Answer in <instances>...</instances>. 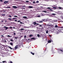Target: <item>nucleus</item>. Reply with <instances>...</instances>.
<instances>
[{"instance_id": "obj_27", "label": "nucleus", "mask_w": 63, "mask_h": 63, "mask_svg": "<svg viewBox=\"0 0 63 63\" xmlns=\"http://www.w3.org/2000/svg\"><path fill=\"white\" fill-rule=\"evenodd\" d=\"M39 3V2L38 1H36V3Z\"/></svg>"}, {"instance_id": "obj_1", "label": "nucleus", "mask_w": 63, "mask_h": 63, "mask_svg": "<svg viewBox=\"0 0 63 63\" xmlns=\"http://www.w3.org/2000/svg\"><path fill=\"white\" fill-rule=\"evenodd\" d=\"M18 48V47L15 46L14 48H13V49L14 50H16Z\"/></svg>"}, {"instance_id": "obj_51", "label": "nucleus", "mask_w": 63, "mask_h": 63, "mask_svg": "<svg viewBox=\"0 0 63 63\" xmlns=\"http://www.w3.org/2000/svg\"><path fill=\"white\" fill-rule=\"evenodd\" d=\"M20 24H22V22H20Z\"/></svg>"}, {"instance_id": "obj_53", "label": "nucleus", "mask_w": 63, "mask_h": 63, "mask_svg": "<svg viewBox=\"0 0 63 63\" xmlns=\"http://www.w3.org/2000/svg\"><path fill=\"white\" fill-rule=\"evenodd\" d=\"M36 24H37V25H40V24H39L38 23H36Z\"/></svg>"}, {"instance_id": "obj_41", "label": "nucleus", "mask_w": 63, "mask_h": 63, "mask_svg": "<svg viewBox=\"0 0 63 63\" xmlns=\"http://www.w3.org/2000/svg\"><path fill=\"white\" fill-rule=\"evenodd\" d=\"M10 29H12V28H13L12 27H10Z\"/></svg>"}, {"instance_id": "obj_32", "label": "nucleus", "mask_w": 63, "mask_h": 63, "mask_svg": "<svg viewBox=\"0 0 63 63\" xmlns=\"http://www.w3.org/2000/svg\"><path fill=\"white\" fill-rule=\"evenodd\" d=\"M6 62V61H3L2 62V63H5Z\"/></svg>"}, {"instance_id": "obj_46", "label": "nucleus", "mask_w": 63, "mask_h": 63, "mask_svg": "<svg viewBox=\"0 0 63 63\" xmlns=\"http://www.w3.org/2000/svg\"><path fill=\"white\" fill-rule=\"evenodd\" d=\"M10 63H13V62L12 61H10Z\"/></svg>"}, {"instance_id": "obj_15", "label": "nucleus", "mask_w": 63, "mask_h": 63, "mask_svg": "<svg viewBox=\"0 0 63 63\" xmlns=\"http://www.w3.org/2000/svg\"><path fill=\"white\" fill-rule=\"evenodd\" d=\"M50 11H51V12H53V10L51 9H49Z\"/></svg>"}, {"instance_id": "obj_45", "label": "nucleus", "mask_w": 63, "mask_h": 63, "mask_svg": "<svg viewBox=\"0 0 63 63\" xmlns=\"http://www.w3.org/2000/svg\"><path fill=\"white\" fill-rule=\"evenodd\" d=\"M26 2H27V3H28L29 2V1H26Z\"/></svg>"}, {"instance_id": "obj_14", "label": "nucleus", "mask_w": 63, "mask_h": 63, "mask_svg": "<svg viewBox=\"0 0 63 63\" xmlns=\"http://www.w3.org/2000/svg\"><path fill=\"white\" fill-rule=\"evenodd\" d=\"M31 54H32L33 55H34V53H33V52H31Z\"/></svg>"}, {"instance_id": "obj_7", "label": "nucleus", "mask_w": 63, "mask_h": 63, "mask_svg": "<svg viewBox=\"0 0 63 63\" xmlns=\"http://www.w3.org/2000/svg\"><path fill=\"white\" fill-rule=\"evenodd\" d=\"M24 7H25V6H22V9L23 10V9H25V8H24Z\"/></svg>"}, {"instance_id": "obj_64", "label": "nucleus", "mask_w": 63, "mask_h": 63, "mask_svg": "<svg viewBox=\"0 0 63 63\" xmlns=\"http://www.w3.org/2000/svg\"><path fill=\"white\" fill-rule=\"evenodd\" d=\"M62 22H63V21Z\"/></svg>"}, {"instance_id": "obj_16", "label": "nucleus", "mask_w": 63, "mask_h": 63, "mask_svg": "<svg viewBox=\"0 0 63 63\" xmlns=\"http://www.w3.org/2000/svg\"><path fill=\"white\" fill-rule=\"evenodd\" d=\"M59 51H60L61 52H63V50L60 49L59 50Z\"/></svg>"}, {"instance_id": "obj_50", "label": "nucleus", "mask_w": 63, "mask_h": 63, "mask_svg": "<svg viewBox=\"0 0 63 63\" xmlns=\"http://www.w3.org/2000/svg\"><path fill=\"white\" fill-rule=\"evenodd\" d=\"M61 28H63V27H60Z\"/></svg>"}, {"instance_id": "obj_33", "label": "nucleus", "mask_w": 63, "mask_h": 63, "mask_svg": "<svg viewBox=\"0 0 63 63\" xmlns=\"http://www.w3.org/2000/svg\"><path fill=\"white\" fill-rule=\"evenodd\" d=\"M53 9H56V7H53Z\"/></svg>"}, {"instance_id": "obj_11", "label": "nucleus", "mask_w": 63, "mask_h": 63, "mask_svg": "<svg viewBox=\"0 0 63 63\" xmlns=\"http://www.w3.org/2000/svg\"><path fill=\"white\" fill-rule=\"evenodd\" d=\"M51 41L50 40H49L48 41V43H51Z\"/></svg>"}, {"instance_id": "obj_18", "label": "nucleus", "mask_w": 63, "mask_h": 63, "mask_svg": "<svg viewBox=\"0 0 63 63\" xmlns=\"http://www.w3.org/2000/svg\"><path fill=\"white\" fill-rule=\"evenodd\" d=\"M23 18H27V17L25 16H24L23 17Z\"/></svg>"}, {"instance_id": "obj_13", "label": "nucleus", "mask_w": 63, "mask_h": 63, "mask_svg": "<svg viewBox=\"0 0 63 63\" xmlns=\"http://www.w3.org/2000/svg\"><path fill=\"white\" fill-rule=\"evenodd\" d=\"M47 26H51V25H49V24H47Z\"/></svg>"}, {"instance_id": "obj_6", "label": "nucleus", "mask_w": 63, "mask_h": 63, "mask_svg": "<svg viewBox=\"0 0 63 63\" xmlns=\"http://www.w3.org/2000/svg\"><path fill=\"white\" fill-rule=\"evenodd\" d=\"M13 8H15V9H16L17 8V7L15 6H13Z\"/></svg>"}, {"instance_id": "obj_2", "label": "nucleus", "mask_w": 63, "mask_h": 63, "mask_svg": "<svg viewBox=\"0 0 63 63\" xmlns=\"http://www.w3.org/2000/svg\"><path fill=\"white\" fill-rule=\"evenodd\" d=\"M3 28H4V29H5V30H7V29H8V27H6V26H4L3 27Z\"/></svg>"}, {"instance_id": "obj_47", "label": "nucleus", "mask_w": 63, "mask_h": 63, "mask_svg": "<svg viewBox=\"0 0 63 63\" xmlns=\"http://www.w3.org/2000/svg\"><path fill=\"white\" fill-rule=\"evenodd\" d=\"M47 9H50V7H48L47 8Z\"/></svg>"}, {"instance_id": "obj_48", "label": "nucleus", "mask_w": 63, "mask_h": 63, "mask_svg": "<svg viewBox=\"0 0 63 63\" xmlns=\"http://www.w3.org/2000/svg\"><path fill=\"white\" fill-rule=\"evenodd\" d=\"M33 3H35V1H33Z\"/></svg>"}, {"instance_id": "obj_21", "label": "nucleus", "mask_w": 63, "mask_h": 63, "mask_svg": "<svg viewBox=\"0 0 63 63\" xmlns=\"http://www.w3.org/2000/svg\"><path fill=\"white\" fill-rule=\"evenodd\" d=\"M41 16H45V15H44L43 14H41Z\"/></svg>"}, {"instance_id": "obj_10", "label": "nucleus", "mask_w": 63, "mask_h": 63, "mask_svg": "<svg viewBox=\"0 0 63 63\" xmlns=\"http://www.w3.org/2000/svg\"><path fill=\"white\" fill-rule=\"evenodd\" d=\"M29 8H30V9H31V8H33V6H29Z\"/></svg>"}, {"instance_id": "obj_5", "label": "nucleus", "mask_w": 63, "mask_h": 63, "mask_svg": "<svg viewBox=\"0 0 63 63\" xmlns=\"http://www.w3.org/2000/svg\"><path fill=\"white\" fill-rule=\"evenodd\" d=\"M33 24L34 25H36L37 24V23H36V22H34L33 23Z\"/></svg>"}, {"instance_id": "obj_58", "label": "nucleus", "mask_w": 63, "mask_h": 63, "mask_svg": "<svg viewBox=\"0 0 63 63\" xmlns=\"http://www.w3.org/2000/svg\"><path fill=\"white\" fill-rule=\"evenodd\" d=\"M5 42H6V40H5Z\"/></svg>"}, {"instance_id": "obj_4", "label": "nucleus", "mask_w": 63, "mask_h": 63, "mask_svg": "<svg viewBox=\"0 0 63 63\" xmlns=\"http://www.w3.org/2000/svg\"><path fill=\"white\" fill-rule=\"evenodd\" d=\"M14 21H16V22H20L21 21L20 20H18V21H17V20H15Z\"/></svg>"}, {"instance_id": "obj_34", "label": "nucleus", "mask_w": 63, "mask_h": 63, "mask_svg": "<svg viewBox=\"0 0 63 63\" xmlns=\"http://www.w3.org/2000/svg\"><path fill=\"white\" fill-rule=\"evenodd\" d=\"M9 17H12V16H11V15H9Z\"/></svg>"}, {"instance_id": "obj_44", "label": "nucleus", "mask_w": 63, "mask_h": 63, "mask_svg": "<svg viewBox=\"0 0 63 63\" xmlns=\"http://www.w3.org/2000/svg\"><path fill=\"white\" fill-rule=\"evenodd\" d=\"M0 1L2 2H3V0H0Z\"/></svg>"}, {"instance_id": "obj_24", "label": "nucleus", "mask_w": 63, "mask_h": 63, "mask_svg": "<svg viewBox=\"0 0 63 63\" xmlns=\"http://www.w3.org/2000/svg\"><path fill=\"white\" fill-rule=\"evenodd\" d=\"M9 47V48H10V49H13V48H12L11 47Z\"/></svg>"}, {"instance_id": "obj_40", "label": "nucleus", "mask_w": 63, "mask_h": 63, "mask_svg": "<svg viewBox=\"0 0 63 63\" xmlns=\"http://www.w3.org/2000/svg\"><path fill=\"white\" fill-rule=\"evenodd\" d=\"M37 17H40L41 16H37Z\"/></svg>"}, {"instance_id": "obj_30", "label": "nucleus", "mask_w": 63, "mask_h": 63, "mask_svg": "<svg viewBox=\"0 0 63 63\" xmlns=\"http://www.w3.org/2000/svg\"><path fill=\"white\" fill-rule=\"evenodd\" d=\"M13 19H16V18H13Z\"/></svg>"}, {"instance_id": "obj_49", "label": "nucleus", "mask_w": 63, "mask_h": 63, "mask_svg": "<svg viewBox=\"0 0 63 63\" xmlns=\"http://www.w3.org/2000/svg\"><path fill=\"white\" fill-rule=\"evenodd\" d=\"M26 35H25V36H24V38H26Z\"/></svg>"}, {"instance_id": "obj_54", "label": "nucleus", "mask_w": 63, "mask_h": 63, "mask_svg": "<svg viewBox=\"0 0 63 63\" xmlns=\"http://www.w3.org/2000/svg\"><path fill=\"white\" fill-rule=\"evenodd\" d=\"M42 29H44V27H42Z\"/></svg>"}, {"instance_id": "obj_37", "label": "nucleus", "mask_w": 63, "mask_h": 63, "mask_svg": "<svg viewBox=\"0 0 63 63\" xmlns=\"http://www.w3.org/2000/svg\"><path fill=\"white\" fill-rule=\"evenodd\" d=\"M43 12H44V13H47V12L46 11H43Z\"/></svg>"}, {"instance_id": "obj_43", "label": "nucleus", "mask_w": 63, "mask_h": 63, "mask_svg": "<svg viewBox=\"0 0 63 63\" xmlns=\"http://www.w3.org/2000/svg\"><path fill=\"white\" fill-rule=\"evenodd\" d=\"M15 39H17V37H14Z\"/></svg>"}, {"instance_id": "obj_59", "label": "nucleus", "mask_w": 63, "mask_h": 63, "mask_svg": "<svg viewBox=\"0 0 63 63\" xmlns=\"http://www.w3.org/2000/svg\"><path fill=\"white\" fill-rule=\"evenodd\" d=\"M5 22H7V21H5Z\"/></svg>"}, {"instance_id": "obj_63", "label": "nucleus", "mask_w": 63, "mask_h": 63, "mask_svg": "<svg viewBox=\"0 0 63 63\" xmlns=\"http://www.w3.org/2000/svg\"><path fill=\"white\" fill-rule=\"evenodd\" d=\"M0 63H1V62H0Z\"/></svg>"}, {"instance_id": "obj_22", "label": "nucleus", "mask_w": 63, "mask_h": 63, "mask_svg": "<svg viewBox=\"0 0 63 63\" xmlns=\"http://www.w3.org/2000/svg\"><path fill=\"white\" fill-rule=\"evenodd\" d=\"M10 41H11L12 42H13V41H14V40H13L12 39H11L10 40Z\"/></svg>"}, {"instance_id": "obj_9", "label": "nucleus", "mask_w": 63, "mask_h": 63, "mask_svg": "<svg viewBox=\"0 0 63 63\" xmlns=\"http://www.w3.org/2000/svg\"><path fill=\"white\" fill-rule=\"evenodd\" d=\"M58 8H59V9H58L59 10H62V8L60 7H58Z\"/></svg>"}, {"instance_id": "obj_19", "label": "nucleus", "mask_w": 63, "mask_h": 63, "mask_svg": "<svg viewBox=\"0 0 63 63\" xmlns=\"http://www.w3.org/2000/svg\"><path fill=\"white\" fill-rule=\"evenodd\" d=\"M39 23H42V22H43V21H40L39 22Z\"/></svg>"}, {"instance_id": "obj_61", "label": "nucleus", "mask_w": 63, "mask_h": 63, "mask_svg": "<svg viewBox=\"0 0 63 63\" xmlns=\"http://www.w3.org/2000/svg\"><path fill=\"white\" fill-rule=\"evenodd\" d=\"M3 12H5V11H3Z\"/></svg>"}, {"instance_id": "obj_36", "label": "nucleus", "mask_w": 63, "mask_h": 63, "mask_svg": "<svg viewBox=\"0 0 63 63\" xmlns=\"http://www.w3.org/2000/svg\"><path fill=\"white\" fill-rule=\"evenodd\" d=\"M31 39H32V40H34V39H35L34 38H31Z\"/></svg>"}, {"instance_id": "obj_62", "label": "nucleus", "mask_w": 63, "mask_h": 63, "mask_svg": "<svg viewBox=\"0 0 63 63\" xmlns=\"http://www.w3.org/2000/svg\"><path fill=\"white\" fill-rule=\"evenodd\" d=\"M17 46H18V45H17Z\"/></svg>"}, {"instance_id": "obj_55", "label": "nucleus", "mask_w": 63, "mask_h": 63, "mask_svg": "<svg viewBox=\"0 0 63 63\" xmlns=\"http://www.w3.org/2000/svg\"><path fill=\"white\" fill-rule=\"evenodd\" d=\"M54 22H57V21H54Z\"/></svg>"}, {"instance_id": "obj_23", "label": "nucleus", "mask_w": 63, "mask_h": 63, "mask_svg": "<svg viewBox=\"0 0 63 63\" xmlns=\"http://www.w3.org/2000/svg\"><path fill=\"white\" fill-rule=\"evenodd\" d=\"M7 37H10L11 36L9 35H8L7 36Z\"/></svg>"}, {"instance_id": "obj_38", "label": "nucleus", "mask_w": 63, "mask_h": 63, "mask_svg": "<svg viewBox=\"0 0 63 63\" xmlns=\"http://www.w3.org/2000/svg\"><path fill=\"white\" fill-rule=\"evenodd\" d=\"M8 19H9V20H12V19L11 18H8Z\"/></svg>"}, {"instance_id": "obj_17", "label": "nucleus", "mask_w": 63, "mask_h": 63, "mask_svg": "<svg viewBox=\"0 0 63 63\" xmlns=\"http://www.w3.org/2000/svg\"><path fill=\"white\" fill-rule=\"evenodd\" d=\"M30 37H33V35L32 34H30Z\"/></svg>"}, {"instance_id": "obj_3", "label": "nucleus", "mask_w": 63, "mask_h": 63, "mask_svg": "<svg viewBox=\"0 0 63 63\" xmlns=\"http://www.w3.org/2000/svg\"><path fill=\"white\" fill-rule=\"evenodd\" d=\"M9 3V1H5L4 2V4H7V3Z\"/></svg>"}, {"instance_id": "obj_56", "label": "nucleus", "mask_w": 63, "mask_h": 63, "mask_svg": "<svg viewBox=\"0 0 63 63\" xmlns=\"http://www.w3.org/2000/svg\"><path fill=\"white\" fill-rule=\"evenodd\" d=\"M13 29H15V27H13Z\"/></svg>"}, {"instance_id": "obj_60", "label": "nucleus", "mask_w": 63, "mask_h": 63, "mask_svg": "<svg viewBox=\"0 0 63 63\" xmlns=\"http://www.w3.org/2000/svg\"><path fill=\"white\" fill-rule=\"evenodd\" d=\"M51 42H53V41L51 40Z\"/></svg>"}, {"instance_id": "obj_52", "label": "nucleus", "mask_w": 63, "mask_h": 63, "mask_svg": "<svg viewBox=\"0 0 63 63\" xmlns=\"http://www.w3.org/2000/svg\"><path fill=\"white\" fill-rule=\"evenodd\" d=\"M1 36V37H4V36L3 35H2Z\"/></svg>"}, {"instance_id": "obj_12", "label": "nucleus", "mask_w": 63, "mask_h": 63, "mask_svg": "<svg viewBox=\"0 0 63 63\" xmlns=\"http://www.w3.org/2000/svg\"><path fill=\"white\" fill-rule=\"evenodd\" d=\"M55 28H58V26L56 24L55 26Z\"/></svg>"}, {"instance_id": "obj_42", "label": "nucleus", "mask_w": 63, "mask_h": 63, "mask_svg": "<svg viewBox=\"0 0 63 63\" xmlns=\"http://www.w3.org/2000/svg\"><path fill=\"white\" fill-rule=\"evenodd\" d=\"M14 34L15 35H16V33H14Z\"/></svg>"}, {"instance_id": "obj_31", "label": "nucleus", "mask_w": 63, "mask_h": 63, "mask_svg": "<svg viewBox=\"0 0 63 63\" xmlns=\"http://www.w3.org/2000/svg\"><path fill=\"white\" fill-rule=\"evenodd\" d=\"M37 36L38 37H40V35H39V34H38L37 35Z\"/></svg>"}, {"instance_id": "obj_39", "label": "nucleus", "mask_w": 63, "mask_h": 63, "mask_svg": "<svg viewBox=\"0 0 63 63\" xmlns=\"http://www.w3.org/2000/svg\"><path fill=\"white\" fill-rule=\"evenodd\" d=\"M14 17H17V16H14Z\"/></svg>"}, {"instance_id": "obj_26", "label": "nucleus", "mask_w": 63, "mask_h": 63, "mask_svg": "<svg viewBox=\"0 0 63 63\" xmlns=\"http://www.w3.org/2000/svg\"><path fill=\"white\" fill-rule=\"evenodd\" d=\"M24 30V29H20V30Z\"/></svg>"}, {"instance_id": "obj_29", "label": "nucleus", "mask_w": 63, "mask_h": 63, "mask_svg": "<svg viewBox=\"0 0 63 63\" xmlns=\"http://www.w3.org/2000/svg\"><path fill=\"white\" fill-rule=\"evenodd\" d=\"M40 25L39 26V27H42V25Z\"/></svg>"}, {"instance_id": "obj_8", "label": "nucleus", "mask_w": 63, "mask_h": 63, "mask_svg": "<svg viewBox=\"0 0 63 63\" xmlns=\"http://www.w3.org/2000/svg\"><path fill=\"white\" fill-rule=\"evenodd\" d=\"M10 45L12 46H13V45H14V44H13V43H10Z\"/></svg>"}, {"instance_id": "obj_57", "label": "nucleus", "mask_w": 63, "mask_h": 63, "mask_svg": "<svg viewBox=\"0 0 63 63\" xmlns=\"http://www.w3.org/2000/svg\"><path fill=\"white\" fill-rule=\"evenodd\" d=\"M49 37H51V35H49Z\"/></svg>"}, {"instance_id": "obj_25", "label": "nucleus", "mask_w": 63, "mask_h": 63, "mask_svg": "<svg viewBox=\"0 0 63 63\" xmlns=\"http://www.w3.org/2000/svg\"><path fill=\"white\" fill-rule=\"evenodd\" d=\"M11 8L10 7H7V9H10Z\"/></svg>"}, {"instance_id": "obj_20", "label": "nucleus", "mask_w": 63, "mask_h": 63, "mask_svg": "<svg viewBox=\"0 0 63 63\" xmlns=\"http://www.w3.org/2000/svg\"><path fill=\"white\" fill-rule=\"evenodd\" d=\"M46 33L47 34L48 33V31L47 30V31L46 32Z\"/></svg>"}, {"instance_id": "obj_28", "label": "nucleus", "mask_w": 63, "mask_h": 63, "mask_svg": "<svg viewBox=\"0 0 63 63\" xmlns=\"http://www.w3.org/2000/svg\"><path fill=\"white\" fill-rule=\"evenodd\" d=\"M51 15H55V14H51Z\"/></svg>"}, {"instance_id": "obj_35", "label": "nucleus", "mask_w": 63, "mask_h": 63, "mask_svg": "<svg viewBox=\"0 0 63 63\" xmlns=\"http://www.w3.org/2000/svg\"><path fill=\"white\" fill-rule=\"evenodd\" d=\"M2 16H5V14H2Z\"/></svg>"}]
</instances>
